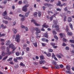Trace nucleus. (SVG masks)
<instances>
[{
    "instance_id": "20",
    "label": "nucleus",
    "mask_w": 74,
    "mask_h": 74,
    "mask_svg": "<svg viewBox=\"0 0 74 74\" xmlns=\"http://www.w3.org/2000/svg\"><path fill=\"white\" fill-rule=\"evenodd\" d=\"M13 31L14 33V34H16L17 33V30L15 29H13Z\"/></svg>"
},
{
    "instance_id": "17",
    "label": "nucleus",
    "mask_w": 74,
    "mask_h": 74,
    "mask_svg": "<svg viewBox=\"0 0 74 74\" xmlns=\"http://www.w3.org/2000/svg\"><path fill=\"white\" fill-rule=\"evenodd\" d=\"M29 13H30V11H29L27 13L25 14V17H27V16H28V15H29Z\"/></svg>"
},
{
    "instance_id": "2",
    "label": "nucleus",
    "mask_w": 74,
    "mask_h": 74,
    "mask_svg": "<svg viewBox=\"0 0 74 74\" xmlns=\"http://www.w3.org/2000/svg\"><path fill=\"white\" fill-rule=\"evenodd\" d=\"M31 30L32 32H34L35 30H36V32H38V33H41V30L39 29V28L37 27L32 28V29H31Z\"/></svg>"
},
{
    "instance_id": "56",
    "label": "nucleus",
    "mask_w": 74,
    "mask_h": 74,
    "mask_svg": "<svg viewBox=\"0 0 74 74\" xmlns=\"http://www.w3.org/2000/svg\"><path fill=\"white\" fill-rule=\"evenodd\" d=\"M50 44H51L52 46H53L54 45H55V44L54 43H53V42H51L50 43Z\"/></svg>"
},
{
    "instance_id": "61",
    "label": "nucleus",
    "mask_w": 74,
    "mask_h": 74,
    "mask_svg": "<svg viewBox=\"0 0 74 74\" xmlns=\"http://www.w3.org/2000/svg\"><path fill=\"white\" fill-rule=\"evenodd\" d=\"M25 18H21V21H25Z\"/></svg>"
},
{
    "instance_id": "4",
    "label": "nucleus",
    "mask_w": 74,
    "mask_h": 74,
    "mask_svg": "<svg viewBox=\"0 0 74 74\" xmlns=\"http://www.w3.org/2000/svg\"><path fill=\"white\" fill-rule=\"evenodd\" d=\"M29 4H27L24 6L22 10L24 12H27V7H29Z\"/></svg>"
},
{
    "instance_id": "27",
    "label": "nucleus",
    "mask_w": 74,
    "mask_h": 74,
    "mask_svg": "<svg viewBox=\"0 0 74 74\" xmlns=\"http://www.w3.org/2000/svg\"><path fill=\"white\" fill-rule=\"evenodd\" d=\"M38 16L39 17H40L41 16V12H38Z\"/></svg>"
},
{
    "instance_id": "42",
    "label": "nucleus",
    "mask_w": 74,
    "mask_h": 74,
    "mask_svg": "<svg viewBox=\"0 0 74 74\" xmlns=\"http://www.w3.org/2000/svg\"><path fill=\"white\" fill-rule=\"evenodd\" d=\"M42 68L43 69H45V70H47V69H48V68H47L45 66L42 67Z\"/></svg>"
},
{
    "instance_id": "43",
    "label": "nucleus",
    "mask_w": 74,
    "mask_h": 74,
    "mask_svg": "<svg viewBox=\"0 0 74 74\" xmlns=\"http://www.w3.org/2000/svg\"><path fill=\"white\" fill-rule=\"evenodd\" d=\"M27 51H30V48L29 47H27L26 48Z\"/></svg>"
},
{
    "instance_id": "50",
    "label": "nucleus",
    "mask_w": 74,
    "mask_h": 74,
    "mask_svg": "<svg viewBox=\"0 0 74 74\" xmlns=\"http://www.w3.org/2000/svg\"><path fill=\"white\" fill-rule=\"evenodd\" d=\"M46 25V23H44V24L42 25V28L45 27Z\"/></svg>"
},
{
    "instance_id": "23",
    "label": "nucleus",
    "mask_w": 74,
    "mask_h": 74,
    "mask_svg": "<svg viewBox=\"0 0 74 74\" xmlns=\"http://www.w3.org/2000/svg\"><path fill=\"white\" fill-rule=\"evenodd\" d=\"M55 67L56 69H59V66L58 65L56 64L55 65Z\"/></svg>"
},
{
    "instance_id": "37",
    "label": "nucleus",
    "mask_w": 74,
    "mask_h": 74,
    "mask_svg": "<svg viewBox=\"0 0 74 74\" xmlns=\"http://www.w3.org/2000/svg\"><path fill=\"white\" fill-rule=\"evenodd\" d=\"M3 23H5V24H7L8 23V21H5L4 20H3Z\"/></svg>"
},
{
    "instance_id": "64",
    "label": "nucleus",
    "mask_w": 74,
    "mask_h": 74,
    "mask_svg": "<svg viewBox=\"0 0 74 74\" xmlns=\"http://www.w3.org/2000/svg\"><path fill=\"white\" fill-rule=\"evenodd\" d=\"M23 4H26V3H27V1H24L23 2Z\"/></svg>"
},
{
    "instance_id": "21",
    "label": "nucleus",
    "mask_w": 74,
    "mask_h": 74,
    "mask_svg": "<svg viewBox=\"0 0 74 74\" xmlns=\"http://www.w3.org/2000/svg\"><path fill=\"white\" fill-rule=\"evenodd\" d=\"M27 45L26 44H24L23 46V49H25L27 47Z\"/></svg>"
},
{
    "instance_id": "63",
    "label": "nucleus",
    "mask_w": 74,
    "mask_h": 74,
    "mask_svg": "<svg viewBox=\"0 0 74 74\" xmlns=\"http://www.w3.org/2000/svg\"><path fill=\"white\" fill-rule=\"evenodd\" d=\"M66 46V44H65L64 42H63L62 44V46H64V47H65Z\"/></svg>"
},
{
    "instance_id": "35",
    "label": "nucleus",
    "mask_w": 74,
    "mask_h": 74,
    "mask_svg": "<svg viewBox=\"0 0 74 74\" xmlns=\"http://www.w3.org/2000/svg\"><path fill=\"white\" fill-rule=\"evenodd\" d=\"M40 58L41 60H43L44 59V56H40Z\"/></svg>"
},
{
    "instance_id": "38",
    "label": "nucleus",
    "mask_w": 74,
    "mask_h": 74,
    "mask_svg": "<svg viewBox=\"0 0 74 74\" xmlns=\"http://www.w3.org/2000/svg\"><path fill=\"white\" fill-rule=\"evenodd\" d=\"M41 44L42 47H45V46H46V44L45 43H41Z\"/></svg>"
},
{
    "instance_id": "30",
    "label": "nucleus",
    "mask_w": 74,
    "mask_h": 74,
    "mask_svg": "<svg viewBox=\"0 0 74 74\" xmlns=\"http://www.w3.org/2000/svg\"><path fill=\"white\" fill-rule=\"evenodd\" d=\"M7 52L8 53H9V51H10V47H7Z\"/></svg>"
},
{
    "instance_id": "39",
    "label": "nucleus",
    "mask_w": 74,
    "mask_h": 74,
    "mask_svg": "<svg viewBox=\"0 0 74 74\" xmlns=\"http://www.w3.org/2000/svg\"><path fill=\"white\" fill-rule=\"evenodd\" d=\"M56 56L58 58H59L60 59L62 58V57H61L59 55H56Z\"/></svg>"
},
{
    "instance_id": "32",
    "label": "nucleus",
    "mask_w": 74,
    "mask_h": 74,
    "mask_svg": "<svg viewBox=\"0 0 74 74\" xmlns=\"http://www.w3.org/2000/svg\"><path fill=\"white\" fill-rule=\"evenodd\" d=\"M53 23L54 24L56 25L57 23H58V21L57 20H54L53 21Z\"/></svg>"
},
{
    "instance_id": "14",
    "label": "nucleus",
    "mask_w": 74,
    "mask_h": 74,
    "mask_svg": "<svg viewBox=\"0 0 74 74\" xmlns=\"http://www.w3.org/2000/svg\"><path fill=\"white\" fill-rule=\"evenodd\" d=\"M68 21L69 22H71V21H72V18H71V17H68Z\"/></svg>"
},
{
    "instance_id": "5",
    "label": "nucleus",
    "mask_w": 74,
    "mask_h": 74,
    "mask_svg": "<svg viewBox=\"0 0 74 74\" xmlns=\"http://www.w3.org/2000/svg\"><path fill=\"white\" fill-rule=\"evenodd\" d=\"M16 37L15 38V40L18 42H19L20 41V36L19 34H17L16 35Z\"/></svg>"
},
{
    "instance_id": "57",
    "label": "nucleus",
    "mask_w": 74,
    "mask_h": 74,
    "mask_svg": "<svg viewBox=\"0 0 74 74\" xmlns=\"http://www.w3.org/2000/svg\"><path fill=\"white\" fill-rule=\"evenodd\" d=\"M52 19H53V16H51L50 18V20L51 21H52Z\"/></svg>"
},
{
    "instance_id": "40",
    "label": "nucleus",
    "mask_w": 74,
    "mask_h": 74,
    "mask_svg": "<svg viewBox=\"0 0 74 74\" xmlns=\"http://www.w3.org/2000/svg\"><path fill=\"white\" fill-rule=\"evenodd\" d=\"M10 64H12V65L14 64V62H13V61H11L10 62H9Z\"/></svg>"
},
{
    "instance_id": "7",
    "label": "nucleus",
    "mask_w": 74,
    "mask_h": 74,
    "mask_svg": "<svg viewBox=\"0 0 74 74\" xmlns=\"http://www.w3.org/2000/svg\"><path fill=\"white\" fill-rule=\"evenodd\" d=\"M31 22H33V23H34V24L35 25H36V26H40V25L38 24V23H37L36 21V20H31Z\"/></svg>"
},
{
    "instance_id": "34",
    "label": "nucleus",
    "mask_w": 74,
    "mask_h": 74,
    "mask_svg": "<svg viewBox=\"0 0 74 74\" xmlns=\"http://www.w3.org/2000/svg\"><path fill=\"white\" fill-rule=\"evenodd\" d=\"M1 49H2V50H3L4 49H5V46H2L1 47Z\"/></svg>"
},
{
    "instance_id": "33",
    "label": "nucleus",
    "mask_w": 74,
    "mask_h": 74,
    "mask_svg": "<svg viewBox=\"0 0 74 74\" xmlns=\"http://www.w3.org/2000/svg\"><path fill=\"white\" fill-rule=\"evenodd\" d=\"M16 58L18 59V60H21L23 59V58L22 57H17Z\"/></svg>"
},
{
    "instance_id": "15",
    "label": "nucleus",
    "mask_w": 74,
    "mask_h": 74,
    "mask_svg": "<svg viewBox=\"0 0 74 74\" xmlns=\"http://www.w3.org/2000/svg\"><path fill=\"white\" fill-rule=\"evenodd\" d=\"M67 35L68 36H70L73 35V33L71 32H68L67 33Z\"/></svg>"
},
{
    "instance_id": "16",
    "label": "nucleus",
    "mask_w": 74,
    "mask_h": 74,
    "mask_svg": "<svg viewBox=\"0 0 74 74\" xmlns=\"http://www.w3.org/2000/svg\"><path fill=\"white\" fill-rule=\"evenodd\" d=\"M69 25L70 26V28L71 29V30H73L74 29L73 28V25L71 23H69Z\"/></svg>"
},
{
    "instance_id": "53",
    "label": "nucleus",
    "mask_w": 74,
    "mask_h": 74,
    "mask_svg": "<svg viewBox=\"0 0 74 74\" xmlns=\"http://www.w3.org/2000/svg\"><path fill=\"white\" fill-rule=\"evenodd\" d=\"M38 33H40L38 32V31L37 32L35 33V34L36 35V36L38 35Z\"/></svg>"
},
{
    "instance_id": "45",
    "label": "nucleus",
    "mask_w": 74,
    "mask_h": 74,
    "mask_svg": "<svg viewBox=\"0 0 74 74\" xmlns=\"http://www.w3.org/2000/svg\"><path fill=\"white\" fill-rule=\"evenodd\" d=\"M20 65L21 66H23V67H24V66H25V64H23V63H21L20 64Z\"/></svg>"
},
{
    "instance_id": "36",
    "label": "nucleus",
    "mask_w": 74,
    "mask_h": 74,
    "mask_svg": "<svg viewBox=\"0 0 74 74\" xmlns=\"http://www.w3.org/2000/svg\"><path fill=\"white\" fill-rule=\"evenodd\" d=\"M66 18H67V16H65L64 18V22L66 21Z\"/></svg>"
},
{
    "instance_id": "3",
    "label": "nucleus",
    "mask_w": 74,
    "mask_h": 74,
    "mask_svg": "<svg viewBox=\"0 0 74 74\" xmlns=\"http://www.w3.org/2000/svg\"><path fill=\"white\" fill-rule=\"evenodd\" d=\"M52 26L53 28H56V30L57 32H60V30H59V27L58 25H56L54 24L52 25Z\"/></svg>"
},
{
    "instance_id": "8",
    "label": "nucleus",
    "mask_w": 74,
    "mask_h": 74,
    "mask_svg": "<svg viewBox=\"0 0 74 74\" xmlns=\"http://www.w3.org/2000/svg\"><path fill=\"white\" fill-rule=\"evenodd\" d=\"M44 5H45V6H46L47 7H50V6H52V5L48 3H46L44 4Z\"/></svg>"
},
{
    "instance_id": "11",
    "label": "nucleus",
    "mask_w": 74,
    "mask_h": 74,
    "mask_svg": "<svg viewBox=\"0 0 74 74\" xmlns=\"http://www.w3.org/2000/svg\"><path fill=\"white\" fill-rule=\"evenodd\" d=\"M30 40L31 42H34V37L33 36H31L30 37Z\"/></svg>"
},
{
    "instance_id": "44",
    "label": "nucleus",
    "mask_w": 74,
    "mask_h": 74,
    "mask_svg": "<svg viewBox=\"0 0 74 74\" xmlns=\"http://www.w3.org/2000/svg\"><path fill=\"white\" fill-rule=\"evenodd\" d=\"M69 41L70 42H71V43H74V40H70Z\"/></svg>"
},
{
    "instance_id": "52",
    "label": "nucleus",
    "mask_w": 74,
    "mask_h": 74,
    "mask_svg": "<svg viewBox=\"0 0 74 74\" xmlns=\"http://www.w3.org/2000/svg\"><path fill=\"white\" fill-rule=\"evenodd\" d=\"M14 62H18V59L16 58H14Z\"/></svg>"
},
{
    "instance_id": "22",
    "label": "nucleus",
    "mask_w": 74,
    "mask_h": 74,
    "mask_svg": "<svg viewBox=\"0 0 74 74\" xmlns=\"http://www.w3.org/2000/svg\"><path fill=\"white\" fill-rule=\"evenodd\" d=\"M44 36L46 37V38H48V33L47 32H46L44 34Z\"/></svg>"
},
{
    "instance_id": "12",
    "label": "nucleus",
    "mask_w": 74,
    "mask_h": 74,
    "mask_svg": "<svg viewBox=\"0 0 74 74\" xmlns=\"http://www.w3.org/2000/svg\"><path fill=\"white\" fill-rule=\"evenodd\" d=\"M59 35L60 36L61 38H63V37H66L65 34H62V33H60Z\"/></svg>"
},
{
    "instance_id": "24",
    "label": "nucleus",
    "mask_w": 74,
    "mask_h": 74,
    "mask_svg": "<svg viewBox=\"0 0 74 74\" xmlns=\"http://www.w3.org/2000/svg\"><path fill=\"white\" fill-rule=\"evenodd\" d=\"M10 40H8L6 43V45H9L10 44Z\"/></svg>"
},
{
    "instance_id": "47",
    "label": "nucleus",
    "mask_w": 74,
    "mask_h": 74,
    "mask_svg": "<svg viewBox=\"0 0 74 74\" xmlns=\"http://www.w3.org/2000/svg\"><path fill=\"white\" fill-rule=\"evenodd\" d=\"M0 41H1V42H5V40L4 39L1 38L0 39Z\"/></svg>"
},
{
    "instance_id": "13",
    "label": "nucleus",
    "mask_w": 74,
    "mask_h": 74,
    "mask_svg": "<svg viewBox=\"0 0 74 74\" xmlns=\"http://www.w3.org/2000/svg\"><path fill=\"white\" fill-rule=\"evenodd\" d=\"M4 18L5 19H7L8 20H10L11 21V18H10L8 16H6L4 17Z\"/></svg>"
},
{
    "instance_id": "60",
    "label": "nucleus",
    "mask_w": 74,
    "mask_h": 74,
    "mask_svg": "<svg viewBox=\"0 0 74 74\" xmlns=\"http://www.w3.org/2000/svg\"><path fill=\"white\" fill-rule=\"evenodd\" d=\"M54 38L56 39V40H58V37H57V36H54Z\"/></svg>"
},
{
    "instance_id": "31",
    "label": "nucleus",
    "mask_w": 74,
    "mask_h": 74,
    "mask_svg": "<svg viewBox=\"0 0 74 74\" xmlns=\"http://www.w3.org/2000/svg\"><path fill=\"white\" fill-rule=\"evenodd\" d=\"M48 51L49 52H53V50L52 49H48Z\"/></svg>"
},
{
    "instance_id": "58",
    "label": "nucleus",
    "mask_w": 74,
    "mask_h": 74,
    "mask_svg": "<svg viewBox=\"0 0 74 74\" xmlns=\"http://www.w3.org/2000/svg\"><path fill=\"white\" fill-rule=\"evenodd\" d=\"M53 34H57L56 32H55V31H53Z\"/></svg>"
},
{
    "instance_id": "48",
    "label": "nucleus",
    "mask_w": 74,
    "mask_h": 74,
    "mask_svg": "<svg viewBox=\"0 0 74 74\" xmlns=\"http://www.w3.org/2000/svg\"><path fill=\"white\" fill-rule=\"evenodd\" d=\"M52 63L53 64H55H55H56V62H55L54 61H52Z\"/></svg>"
},
{
    "instance_id": "55",
    "label": "nucleus",
    "mask_w": 74,
    "mask_h": 74,
    "mask_svg": "<svg viewBox=\"0 0 74 74\" xmlns=\"http://www.w3.org/2000/svg\"><path fill=\"white\" fill-rule=\"evenodd\" d=\"M16 56H19V52H17L16 53Z\"/></svg>"
},
{
    "instance_id": "28",
    "label": "nucleus",
    "mask_w": 74,
    "mask_h": 74,
    "mask_svg": "<svg viewBox=\"0 0 74 74\" xmlns=\"http://www.w3.org/2000/svg\"><path fill=\"white\" fill-rule=\"evenodd\" d=\"M1 27L2 29H5V28H7V27H6V26H4V25L3 24L1 25Z\"/></svg>"
},
{
    "instance_id": "41",
    "label": "nucleus",
    "mask_w": 74,
    "mask_h": 74,
    "mask_svg": "<svg viewBox=\"0 0 74 74\" xmlns=\"http://www.w3.org/2000/svg\"><path fill=\"white\" fill-rule=\"evenodd\" d=\"M67 40L66 39L64 38H63V41H64V42H66Z\"/></svg>"
},
{
    "instance_id": "18",
    "label": "nucleus",
    "mask_w": 74,
    "mask_h": 74,
    "mask_svg": "<svg viewBox=\"0 0 74 74\" xmlns=\"http://www.w3.org/2000/svg\"><path fill=\"white\" fill-rule=\"evenodd\" d=\"M66 69L68 70H70V66L69 65H66Z\"/></svg>"
},
{
    "instance_id": "9",
    "label": "nucleus",
    "mask_w": 74,
    "mask_h": 74,
    "mask_svg": "<svg viewBox=\"0 0 74 74\" xmlns=\"http://www.w3.org/2000/svg\"><path fill=\"white\" fill-rule=\"evenodd\" d=\"M44 53H45V54H46L47 56H48V57H50V56H51V53H47L46 52V51H45L44 52Z\"/></svg>"
},
{
    "instance_id": "6",
    "label": "nucleus",
    "mask_w": 74,
    "mask_h": 74,
    "mask_svg": "<svg viewBox=\"0 0 74 74\" xmlns=\"http://www.w3.org/2000/svg\"><path fill=\"white\" fill-rule=\"evenodd\" d=\"M67 4L66 3H64L62 4V5L61 4V2L60 1H59L58 2V3L57 4V5H58V6H60V7H62L63 5L64 6H65Z\"/></svg>"
},
{
    "instance_id": "51",
    "label": "nucleus",
    "mask_w": 74,
    "mask_h": 74,
    "mask_svg": "<svg viewBox=\"0 0 74 74\" xmlns=\"http://www.w3.org/2000/svg\"><path fill=\"white\" fill-rule=\"evenodd\" d=\"M12 60V58H9V59H8L7 60V61H11V60Z\"/></svg>"
},
{
    "instance_id": "19",
    "label": "nucleus",
    "mask_w": 74,
    "mask_h": 74,
    "mask_svg": "<svg viewBox=\"0 0 74 74\" xmlns=\"http://www.w3.org/2000/svg\"><path fill=\"white\" fill-rule=\"evenodd\" d=\"M7 11L5 10L3 13L2 14V15L3 16H5V15H7Z\"/></svg>"
},
{
    "instance_id": "46",
    "label": "nucleus",
    "mask_w": 74,
    "mask_h": 74,
    "mask_svg": "<svg viewBox=\"0 0 74 74\" xmlns=\"http://www.w3.org/2000/svg\"><path fill=\"white\" fill-rule=\"evenodd\" d=\"M57 11H62V10L59 8H57L56 9Z\"/></svg>"
},
{
    "instance_id": "26",
    "label": "nucleus",
    "mask_w": 74,
    "mask_h": 74,
    "mask_svg": "<svg viewBox=\"0 0 74 74\" xmlns=\"http://www.w3.org/2000/svg\"><path fill=\"white\" fill-rule=\"evenodd\" d=\"M1 55L2 56H4L5 55V53H4V51H2Z\"/></svg>"
},
{
    "instance_id": "10",
    "label": "nucleus",
    "mask_w": 74,
    "mask_h": 74,
    "mask_svg": "<svg viewBox=\"0 0 74 74\" xmlns=\"http://www.w3.org/2000/svg\"><path fill=\"white\" fill-rule=\"evenodd\" d=\"M39 63L40 64H44V63H46V61L45 60H41L39 61Z\"/></svg>"
},
{
    "instance_id": "1",
    "label": "nucleus",
    "mask_w": 74,
    "mask_h": 74,
    "mask_svg": "<svg viewBox=\"0 0 74 74\" xmlns=\"http://www.w3.org/2000/svg\"><path fill=\"white\" fill-rule=\"evenodd\" d=\"M9 48H11L12 49H13L12 52H10L9 53V55H11L12 54V53H14L15 50L16 49V47H14V45L12 44H11L10 45H9Z\"/></svg>"
},
{
    "instance_id": "29",
    "label": "nucleus",
    "mask_w": 74,
    "mask_h": 74,
    "mask_svg": "<svg viewBox=\"0 0 74 74\" xmlns=\"http://www.w3.org/2000/svg\"><path fill=\"white\" fill-rule=\"evenodd\" d=\"M34 16H35V17H37V12H36L34 13Z\"/></svg>"
},
{
    "instance_id": "25",
    "label": "nucleus",
    "mask_w": 74,
    "mask_h": 74,
    "mask_svg": "<svg viewBox=\"0 0 74 74\" xmlns=\"http://www.w3.org/2000/svg\"><path fill=\"white\" fill-rule=\"evenodd\" d=\"M33 45L35 47H37V42H35V43H33Z\"/></svg>"
},
{
    "instance_id": "49",
    "label": "nucleus",
    "mask_w": 74,
    "mask_h": 74,
    "mask_svg": "<svg viewBox=\"0 0 74 74\" xmlns=\"http://www.w3.org/2000/svg\"><path fill=\"white\" fill-rule=\"evenodd\" d=\"M7 58H8V56H7L6 57H5L3 58V60H5Z\"/></svg>"
},
{
    "instance_id": "59",
    "label": "nucleus",
    "mask_w": 74,
    "mask_h": 74,
    "mask_svg": "<svg viewBox=\"0 0 74 74\" xmlns=\"http://www.w3.org/2000/svg\"><path fill=\"white\" fill-rule=\"evenodd\" d=\"M55 57V55L54 53H52V58H54Z\"/></svg>"
},
{
    "instance_id": "62",
    "label": "nucleus",
    "mask_w": 74,
    "mask_h": 74,
    "mask_svg": "<svg viewBox=\"0 0 74 74\" xmlns=\"http://www.w3.org/2000/svg\"><path fill=\"white\" fill-rule=\"evenodd\" d=\"M66 32H68V31H69V29L68 28H66Z\"/></svg>"
},
{
    "instance_id": "54",
    "label": "nucleus",
    "mask_w": 74,
    "mask_h": 74,
    "mask_svg": "<svg viewBox=\"0 0 74 74\" xmlns=\"http://www.w3.org/2000/svg\"><path fill=\"white\" fill-rule=\"evenodd\" d=\"M18 3L19 4H22V1H20L18 2Z\"/></svg>"
}]
</instances>
